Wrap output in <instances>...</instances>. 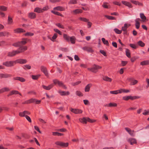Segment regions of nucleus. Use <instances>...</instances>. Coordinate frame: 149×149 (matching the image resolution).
<instances>
[{"label":"nucleus","instance_id":"nucleus-1","mask_svg":"<svg viewBox=\"0 0 149 149\" xmlns=\"http://www.w3.org/2000/svg\"><path fill=\"white\" fill-rule=\"evenodd\" d=\"M27 49V47H19L17 50H13L8 53V56L9 57H12L15 56L16 54L23 52L26 50Z\"/></svg>","mask_w":149,"mask_h":149},{"label":"nucleus","instance_id":"nucleus-2","mask_svg":"<svg viewBox=\"0 0 149 149\" xmlns=\"http://www.w3.org/2000/svg\"><path fill=\"white\" fill-rule=\"evenodd\" d=\"M80 122L86 124L87 121L90 123H93L95 121V120L91 119L88 117H83L82 118H80L79 119Z\"/></svg>","mask_w":149,"mask_h":149},{"label":"nucleus","instance_id":"nucleus-3","mask_svg":"<svg viewBox=\"0 0 149 149\" xmlns=\"http://www.w3.org/2000/svg\"><path fill=\"white\" fill-rule=\"evenodd\" d=\"M102 68V67L100 66L94 64L92 68H88V69L91 72L95 73L97 72L98 69L101 68Z\"/></svg>","mask_w":149,"mask_h":149},{"label":"nucleus","instance_id":"nucleus-4","mask_svg":"<svg viewBox=\"0 0 149 149\" xmlns=\"http://www.w3.org/2000/svg\"><path fill=\"white\" fill-rule=\"evenodd\" d=\"M14 61H7L3 62V64L6 67H10L14 65V63L15 62Z\"/></svg>","mask_w":149,"mask_h":149},{"label":"nucleus","instance_id":"nucleus-5","mask_svg":"<svg viewBox=\"0 0 149 149\" xmlns=\"http://www.w3.org/2000/svg\"><path fill=\"white\" fill-rule=\"evenodd\" d=\"M55 144L56 145L60 146L63 147H67L68 146V143H65L61 141H56L55 142Z\"/></svg>","mask_w":149,"mask_h":149},{"label":"nucleus","instance_id":"nucleus-6","mask_svg":"<svg viewBox=\"0 0 149 149\" xmlns=\"http://www.w3.org/2000/svg\"><path fill=\"white\" fill-rule=\"evenodd\" d=\"M40 69L41 71L43 72L46 76H48V74L46 67L43 66H41L40 67Z\"/></svg>","mask_w":149,"mask_h":149},{"label":"nucleus","instance_id":"nucleus-7","mask_svg":"<svg viewBox=\"0 0 149 149\" xmlns=\"http://www.w3.org/2000/svg\"><path fill=\"white\" fill-rule=\"evenodd\" d=\"M70 111L75 114L81 113L82 112V111L79 109H74L71 108Z\"/></svg>","mask_w":149,"mask_h":149},{"label":"nucleus","instance_id":"nucleus-8","mask_svg":"<svg viewBox=\"0 0 149 149\" xmlns=\"http://www.w3.org/2000/svg\"><path fill=\"white\" fill-rule=\"evenodd\" d=\"M27 39L26 38H23L22 39V40L19 41V44L20 45V47H26V46H23V45H25L27 43Z\"/></svg>","mask_w":149,"mask_h":149},{"label":"nucleus","instance_id":"nucleus-9","mask_svg":"<svg viewBox=\"0 0 149 149\" xmlns=\"http://www.w3.org/2000/svg\"><path fill=\"white\" fill-rule=\"evenodd\" d=\"M16 61L17 63L21 64H23L26 63L27 62V61L26 59H25L20 58L17 60Z\"/></svg>","mask_w":149,"mask_h":149},{"label":"nucleus","instance_id":"nucleus-10","mask_svg":"<svg viewBox=\"0 0 149 149\" xmlns=\"http://www.w3.org/2000/svg\"><path fill=\"white\" fill-rule=\"evenodd\" d=\"M125 129L131 136H134V130H132L131 129L128 127H125Z\"/></svg>","mask_w":149,"mask_h":149},{"label":"nucleus","instance_id":"nucleus-11","mask_svg":"<svg viewBox=\"0 0 149 149\" xmlns=\"http://www.w3.org/2000/svg\"><path fill=\"white\" fill-rule=\"evenodd\" d=\"M54 86V85L53 84H52L47 86L42 85V87L46 90H49L51 89Z\"/></svg>","mask_w":149,"mask_h":149},{"label":"nucleus","instance_id":"nucleus-12","mask_svg":"<svg viewBox=\"0 0 149 149\" xmlns=\"http://www.w3.org/2000/svg\"><path fill=\"white\" fill-rule=\"evenodd\" d=\"M127 141L131 145H133L134 144H136L137 143L136 140L134 138H129L128 139Z\"/></svg>","mask_w":149,"mask_h":149},{"label":"nucleus","instance_id":"nucleus-13","mask_svg":"<svg viewBox=\"0 0 149 149\" xmlns=\"http://www.w3.org/2000/svg\"><path fill=\"white\" fill-rule=\"evenodd\" d=\"M15 33H21L25 32H26V31L22 29V28H17L16 29H15L14 30Z\"/></svg>","mask_w":149,"mask_h":149},{"label":"nucleus","instance_id":"nucleus-14","mask_svg":"<svg viewBox=\"0 0 149 149\" xmlns=\"http://www.w3.org/2000/svg\"><path fill=\"white\" fill-rule=\"evenodd\" d=\"M82 49L88 52L93 53L94 52V50L91 48L90 47H83Z\"/></svg>","mask_w":149,"mask_h":149},{"label":"nucleus","instance_id":"nucleus-15","mask_svg":"<svg viewBox=\"0 0 149 149\" xmlns=\"http://www.w3.org/2000/svg\"><path fill=\"white\" fill-rule=\"evenodd\" d=\"M141 20V19L139 18H136L135 20V26L136 28L139 29L140 27V24L139 21Z\"/></svg>","mask_w":149,"mask_h":149},{"label":"nucleus","instance_id":"nucleus-16","mask_svg":"<svg viewBox=\"0 0 149 149\" xmlns=\"http://www.w3.org/2000/svg\"><path fill=\"white\" fill-rule=\"evenodd\" d=\"M58 92L61 96H65L68 95L70 93L69 91H59Z\"/></svg>","mask_w":149,"mask_h":149},{"label":"nucleus","instance_id":"nucleus-17","mask_svg":"<svg viewBox=\"0 0 149 149\" xmlns=\"http://www.w3.org/2000/svg\"><path fill=\"white\" fill-rule=\"evenodd\" d=\"M121 2L122 3L124 4V5L126 6H127L128 7L130 8H132V7L131 3L128 2L122 1Z\"/></svg>","mask_w":149,"mask_h":149},{"label":"nucleus","instance_id":"nucleus-18","mask_svg":"<svg viewBox=\"0 0 149 149\" xmlns=\"http://www.w3.org/2000/svg\"><path fill=\"white\" fill-rule=\"evenodd\" d=\"M10 91L9 88L7 87H4L0 89V91L1 93H3L8 92Z\"/></svg>","mask_w":149,"mask_h":149},{"label":"nucleus","instance_id":"nucleus-19","mask_svg":"<svg viewBox=\"0 0 149 149\" xmlns=\"http://www.w3.org/2000/svg\"><path fill=\"white\" fill-rule=\"evenodd\" d=\"M28 17L31 19H33L36 18V14L34 13L31 12L29 14Z\"/></svg>","mask_w":149,"mask_h":149},{"label":"nucleus","instance_id":"nucleus-20","mask_svg":"<svg viewBox=\"0 0 149 149\" xmlns=\"http://www.w3.org/2000/svg\"><path fill=\"white\" fill-rule=\"evenodd\" d=\"M12 76V75L10 74H0V77L1 78H7L8 77H11Z\"/></svg>","mask_w":149,"mask_h":149},{"label":"nucleus","instance_id":"nucleus-21","mask_svg":"<svg viewBox=\"0 0 149 149\" xmlns=\"http://www.w3.org/2000/svg\"><path fill=\"white\" fill-rule=\"evenodd\" d=\"M13 79L14 80H19L22 82H24L25 81V79L24 78L20 77H14L13 78Z\"/></svg>","mask_w":149,"mask_h":149},{"label":"nucleus","instance_id":"nucleus-22","mask_svg":"<svg viewBox=\"0 0 149 149\" xmlns=\"http://www.w3.org/2000/svg\"><path fill=\"white\" fill-rule=\"evenodd\" d=\"M42 8L39 7H36L34 9V12L38 13H42Z\"/></svg>","mask_w":149,"mask_h":149},{"label":"nucleus","instance_id":"nucleus-23","mask_svg":"<svg viewBox=\"0 0 149 149\" xmlns=\"http://www.w3.org/2000/svg\"><path fill=\"white\" fill-rule=\"evenodd\" d=\"M54 10L61 11H63L65 10V9L62 6H58L54 7Z\"/></svg>","mask_w":149,"mask_h":149},{"label":"nucleus","instance_id":"nucleus-24","mask_svg":"<svg viewBox=\"0 0 149 149\" xmlns=\"http://www.w3.org/2000/svg\"><path fill=\"white\" fill-rule=\"evenodd\" d=\"M140 65L143 66L149 65V60L142 61L140 63Z\"/></svg>","mask_w":149,"mask_h":149},{"label":"nucleus","instance_id":"nucleus-25","mask_svg":"<svg viewBox=\"0 0 149 149\" xmlns=\"http://www.w3.org/2000/svg\"><path fill=\"white\" fill-rule=\"evenodd\" d=\"M76 40V38L74 36L70 37V41L72 44H74L75 43Z\"/></svg>","mask_w":149,"mask_h":149},{"label":"nucleus","instance_id":"nucleus-26","mask_svg":"<svg viewBox=\"0 0 149 149\" xmlns=\"http://www.w3.org/2000/svg\"><path fill=\"white\" fill-rule=\"evenodd\" d=\"M63 38L64 40L67 41V42H69L70 41V37L68 36L67 34H63Z\"/></svg>","mask_w":149,"mask_h":149},{"label":"nucleus","instance_id":"nucleus-27","mask_svg":"<svg viewBox=\"0 0 149 149\" xmlns=\"http://www.w3.org/2000/svg\"><path fill=\"white\" fill-rule=\"evenodd\" d=\"M83 11L81 9H76L73 11V12L74 14H78L79 13H81Z\"/></svg>","mask_w":149,"mask_h":149},{"label":"nucleus","instance_id":"nucleus-28","mask_svg":"<svg viewBox=\"0 0 149 149\" xmlns=\"http://www.w3.org/2000/svg\"><path fill=\"white\" fill-rule=\"evenodd\" d=\"M91 86V84H87L85 87V91L86 92H89L90 91V88Z\"/></svg>","mask_w":149,"mask_h":149},{"label":"nucleus","instance_id":"nucleus-29","mask_svg":"<svg viewBox=\"0 0 149 149\" xmlns=\"http://www.w3.org/2000/svg\"><path fill=\"white\" fill-rule=\"evenodd\" d=\"M51 12L55 15L60 16L62 17H63V15L62 14H61V13H60L58 12L55 11L54 10H52L51 11Z\"/></svg>","mask_w":149,"mask_h":149},{"label":"nucleus","instance_id":"nucleus-30","mask_svg":"<svg viewBox=\"0 0 149 149\" xmlns=\"http://www.w3.org/2000/svg\"><path fill=\"white\" fill-rule=\"evenodd\" d=\"M102 40L104 44L106 45L107 46H109V44L108 41L106 40L104 38H102Z\"/></svg>","mask_w":149,"mask_h":149},{"label":"nucleus","instance_id":"nucleus-31","mask_svg":"<svg viewBox=\"0 0 149 149\" xmlns=\"http://www.w3.org/2000/svg\"><path fill=\"white\" fill-rule=\"evenodd\" d=\"M8 24H11L13 23L12 18L10 16H8Z\"/></svg>","mask_w":149,"mask_h":149},{"label":"nucleus","instance_id":"nucleus-32","mask_svg":"<svg viewBox=\"0 0 149 149\" xmlns=\"http://www.w3.org/2000/svg\"><path fill=\"white\" fill-rule=\"evenodd\" d=\"M140 17L142 19V21L143 22H145L146 19V17L143 13H141L140 14Z\"/></svg>","mask_w":149,"mask_h":149},{"label":"nucleus","instance_id":"nucleus-33","mask_svg":"<svg viewBox=\"0 0 149 149\" xmlns=\"http://www.w3.org/2000/svg\"><path fill=\"white\" fill-rule=\"evenodd\" d=\"M2 36L8 37L9 35V33L7 31L1 32Z\"/></svg>","mask_w":149,"mask_h":149},{"label":"nucleus","instance_id":"nucleus-34","mask_svg":"<svg viewBox=\"0 0 149 149\" xmlns=\"http://www.w3.org/2000/svg\"><path fill=\"white\" fill-rule=\"evenodd\" d=\"M137 44L139 46L142 47H144L145 45V44L141 40L137 42Z\"/></svg>","mask_w":149,"mask_h":149},{"label":"nucleus","instance_id":"nucleus-35","mask_svg":"<svg viewBox=\"0 0 149 149\" xmlns=\"http://www.w3.org/2000/svg\"><path fill=\"white\" fill-rule=\"evenodd\" d=\"M125 52L126 56L129 58H130V53L129 50L128 49H126Z\"/></svg>","mask_w":149,"mask_h":149},{"label":"nucleus","instance_id":"nucleus-36","mask_svg":"<svg viewBox=\"0 0 149 149\" xmlns=\"http://www.w3.org/2000/svg\"><path fill=\"white\" fill-rule=\"evenodd\" d=\"M103 79L105 81L111 82L112 81L111 79L107 76H105L103 77Z\"/></svg>","mask_w":149,"mask_h":149},{"label":"nucleus","instance_id":"nucleus-37","mask_svg":"<svg viewBox=\"0 0 149 149\" xmlns=\"http://www.w3.org/2000/svg\"><path fill=\"white\" fill-rule=\"evenodd\" d=\"M117 106V104L115 103H110L108 104V107H116Z\"/></svg>","mask_w":149,"mask_h":149},{"label":"nucleus","instance_id":"nucleus-38","mask_svg":"<svg viewBox=\"0 0 149 149\" xmlns=\"http://www.w3.org/2000/svg\"><path fill=\"white\" fill-rule=\"evenodd\" d=\"M77 3V0H70L68 3L69 4H75Z\"/></svg>","mask_w":149,"mask_h":149},{"label":"nucleus","instance_id":"nucleus-39","mask_svg":"<svg viewBox=\"0 0 149 149\" xmlns=\"http://www.w3.org/2000/svg\"><path fill=\"white\" fill-rule=\"evenodd\" d=\"M12 93L13 94V95L14 94H19L20 95H22V94L19 92V91L16 90H13L12 91Z\"/></svg>","mask_w":149,"mask_h":149},{"label":"nucleus","instance_id":"nucleus-40","mask_svg":"<svg viewBox=\"0 0 149 149\" xmlns=\"http://www.w3.org/2000/svg\"><path fill=\"white\" fill-rule=\"evenodd\" d=\"M79 19L81 21L85 22H88V21H89V20L88 19L84 17H80L79 18Z\"/></svg>","mask_w":149,"mask_h":149},{"label":"nucleus","instance_id":"nucleus-41","mask_svg":"<svg viewBox=\"0 0 149 149\" xmlns=\"http://www.w3.org/2000/svg\"><path fill=\"white\" fill-rule=\"evenodd\" d=\"M105 17L109 19L114 20L115 19V17L113 16L105 15Z\"/></svg>","mask_w":149,"mask_h":149},{"label":"nucleus","instance_id":"nucleus-42","mask_svg":"<svg viewBox=\"0 0 149 149\" xmlns=\"http://www.w3.org/2000/svg\"><path fill=\"white\" fill-rule=\"evenodd\" d=\"M114 31L118 34H120L122 33V30H120L117 28H115L114 29Z\"/></svg>","mask_w":149,"mask_h":149},{"label":"nucleus","instance_id":"nucleus-43","mask_svg":"<svg viewBox=\"0 0 149 149\" xmlns=\"http://www.w3.org/2000/svg\"><path fill=\"white\" fill-rule=\"evenodd\" d=\"M40 76V75H32V78L34 80H37V79Z\"/></svg>","mask_w":149,"mask_h":149},{"label":"nucleus","instance_id":"nucleus-44","mask_svg":"<svg viewBox=\"0 0 149 149\" xmlns=\"http://www.w3.org/2000/svg\"><path fill=\"white\" fill-rule=\"evenodd\" d=\"M23 68L25 70L26 69L29 70L31 69V66L27 64L24 65L23 67Z\"/></svg>","mask_w":149,"mask_h":149},{"label":"nucleus","instance_id":"nucleus-45","mask_svg":"<svg viewBox=\"0 0 149 149\" xmlns=\"http://www.w3.org/2000/svg\"><path fill=\"white\" fill-rule=\"evenodd\" d=\"M57 37V34L56 33H55L54 34L53 37H52V39H51V40L52 41L54 42V40Z\"/></svg>","mask_w":149,"mask_h":149},{"label":"nucleus","instance_id":"nucleus-46","mask_svg":"<svg viewBox=\"0 0 149 149\" xmlns=\"http://www.w3.org/2000/svg\"><path fill=\"white\" fill-rule=\"evenodd\" d=\"M13 45L16 47H20V45L19 44V41L13 44Z\"/></svg>","mask_w":149,"mask_h":149},{"label":"nucleus","instance_id":"nucleus-47","mask_svg":"<svg viewBox=\"0 0 149 149\" xmlns=\"http://www.w3.org/2000/svg\"><path fill=\"white\" fill-rule=\"evenodd\" d=\"M25 36H32L34 35L33 33L31 32H27L24 35Z\"/></svg>","mask_w":149,"mask_h":149},{"label":"nucleus","instance_id":"nucleus-48","mask_svg":"<svg viewBox=\"0 0 149 149\" xmlns=\"http://www.w3.org/2000/svg\"><path fill=\"white\" fill-rule=\"evenodd\" d=\"M130 46L131 47L134 49H136L137 47V46L134 44H130Z\"/></svg>","mask_w":149,"mask_h":149},{"label":"nucleus","instance_id":"nucleus-49","mask_svg":"<svg viewBox=\"0 0 149 149\" xmlns=\"http://www.w3.org/2000/svg\"><path fill=\"white\" fill-rule=\"evenodd\" d=\"M76 93L77 95L79 97L82 96L83 95V94L81 92L79 91H76Z\"/></svg>","mask_w":149,"mask_h":149},{"label":"nucleus","instance_id":"nucleus-50","mask_svg":"<svg viewBox=\"0 0 149 149\" xmlns=\"http://www.w3.org/2000/svg\"><path fill=\"white\" fill-rule=\"evenodd\" d=\"M42 13L44 12L45 11H47L49 9V8L48 6H46L42 8Z\"/></svg>","mask_w":149,"mask_h":149},{"label":"nucleus","instance_id":"nucleus-51","mask_svg":"<svg viewBox=\"0 0 149 149\" xmlns=\"http://www.w3.org/2000/svg\"><path fill=\"white\" fill-rule=\"evenodd\" d=\"M0 10L2 11H5L7 10V7L3 6H0Z\"/></svg>","mask_w":149,"mask_h":149},{"label":"nucleus","instance_id":"nucleus-52","mask_svg":"<svg viewBox=\"0 0 149 149\" xmlns=\"http://www.w3.org/2000/svg\"><path fill=\"white\" fill-rule=\"evenodd\" d=\"M25 111H24L23 112H20L19 113V116L22 117H25Z\"/></svg>","mask_w":149,"mask_h":149},{"label":"nucleus","instance_id":"nucleus-53","mask_svg":"<svg viewBox=\"0 0 149 149\" xmlns=\"http://www.w3.org/2000/svg\"><path fill=\"white\" fill-rule=\"evenodd\" d=\"M139 98H140V97L137 96H130V99L133 100Z\"/></svg>","mask_w":149,"mask_h":149},{"label":"nucleus","instance_id":"nucleus-54","mask_svg":"<svg viewBox=\"0 0 149 149\" xmlns=\"http://www.w3.org/2000/svg\"><path fill=\"white\" fill-rule=\"evenodd\" d=\"M107 4H108L107 3L104 2L103 5H102V6L104 8H109V6L107 5Z\"/></svg>","mask_w":149,"mask_h":149},{"label":"nucleus","instance_id":"nucleus-55","mask_svg":"<svg viewBox=\"0 0 149 149\" xmlns=\"http://www.w3.org/2000/svg\"><path fill=\"white\" fill-rule=\"evenodd\" d=\"M130 96H125L123 97V99L125 101L128 100L130 99Z\"/></svg>","mask_w":149,"mask_h":149},{"label":"nucleus","instance_id":"nucleus-56","mask_svg":"<svg viewBox=\"0 0 149 149\" xmlns=\"http://www.w3.org/2000/svg\"><path fill=\"white\" fill-rule=\"evenodd\" d=\"M56 25L58 27L61 28V29H64V27L60 23H57L56 24Z\"/></svg>","mask_w":149,"mask_h":149},{"label":"nucleus","instance_id":"nucleus-57","mask_svg":"<svg viewBox=\"0 0 149 149\" xmlns=\"http://www.w3.org/2000/svg\"><path fill=\"white\" fill-rule=\"evenodd\" d=\"M54 31L58 33L60 35H62V33L58 29H54Z\"/></svg>","mask_w":149,"mask_h":149},{"label":"nucleus","instance_id":"nucleus-58","mask_svg":"<svg viewBox=\"0 0 149 149\" xmlns=\"http://www.w3.org/2000/svg\"><path fill=\"white\" fill-rule=\"evenodd\" d=\"M127 63V62L126 61H121V64L123 66H125Z\"/></svg>","mask_w":149,"mask_h":149},{"label":"nucleus","instance_id":"nucleus-59","mask_svg":"<svg viewBox=\"0 0 149 149\" xmlns=\"http://www.w3.org/2000/svg\"><path fill=\"white\" fill-rule=\"evenodd\" d=\"M22 137L25 139H28L29 138V135L25 134H22Z\"/></svg>","mask_w":149,"mask_h":149},{"label":"nucleus","instance_id":"nucleus-60","mask_svg":"<svg viewBox=\"0 0 149 149\" xmlns=\"http://www.w3.org/2000/svg\"><path fill=\"white\" fill-rule=\"evenodd\" d=\"M110 93L111 94H118V90L114 91H110Z\"/></svg>","mask_w":149,"mask_h":149},{"label":"nucleus","instance_id":"nucleus-61","mask_svg":"<svg viewBox=\"0 0 149 149\" xmlns=\"http://www.w3.org/2000/svg\"><path fill=\"white\" fill-rule=\"evenodd\" d=\"M27 93L29 94H31V95H36V93L33 91H29Z\"/></svg>","mask_w":149,"mask_h":149},{"label":"nucleus","instance_id":"nucleus-62","mask_svg":"<svg viewBox=\"0 0 149 149\" xmlns=\"http://www.w3.org/2000/svg\"><path fill=\"white\" fill-rule=\"evenodd\" d=\"M25 118L29 122L31 123V120L30 118L27 115L25 116Z\"/></svg>","mask_w":149,"mask_h":149},{"label":"nucleus","instance_id":"nucleus-63","mask_svg":"<svg viewBox=\"0 0 149 149\" xmlns=\"http://www.w3.org/2000/svg\"><path fill=\"white\" fill-rule=\"evenodd\" d=\"M143 114L144 115H147L149 114V110L147 111L145 110V111L143 113Z\"/></svg>","mask_w":149,"mask_h":149},{"label":"nucleus","instance_id":"nucleus-64","mask_svg":"<svg viewBox=\"0 0 149 149\" xmlns=\"http://www.w3.org/2000/svg\"><path fill=\"white\" fill-rule=\"evenodd\" d=\"M113 3L115 5H117L119 6H120L121 3L115 1L113 2Z\"/></svg>","mask_w":149,"mask_h":149}]
</instances>
